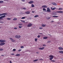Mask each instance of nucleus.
Masks as SVG:
<instances>
[{
    "label": "nucleus",
    "mask_w": 63,
    "mask_h": 63,
    "mask_svg": "<svg viewBox=\"0 0 63 63\" xmlns=\"http://www.w3.org/2000/svg\"><path fill=\"white\" fill-rule=\"evenodd\" d=\"M32 7H34V4H32Z\"/></svg>",
    "instance_id": "nucleus-29"
},
{
    "label": "nucleus",
    "mask_w": 63,
    "mask_h": 63,
    "mask_svg": "<svg viewBox=\"0 0 63 63\" xmlns=\"http://www.w3.org/2000/svg\"><path fill=\"white\" fill-rule=\"evenodd\" d=\"M59 52L60 53H62V54L63 53V51H59Z\"/></svg>",
    "instance_id": "nucleus-21"
},
{
    "label": "nucleus",
    "mask_w": 63,
    "mask_h": 63,
    "mask_svg": "<svg viewBox=\"0 0 63 63\" xmlns=\"http://www.w3.org/2000/svg\"><path fill=\"white\" fill-rule=\"evenodd\" d=\"M51 61H52L53 62H55V60H51Z\"/></svg>",
    "instance_id": "nucleus-46"
},
{
    "label": "nucleus",
    "mask_w": 63,
    "mask_h": 63,
    "mask_svg": "<svg viewBox=\"0 0 63 63\" xmlns=\"http://www.w3.org/2000/svg\"><path fill=\"white\" fill-rule=\"evenodd\" d=\"M32 25V24H31V23H30L27 25V26L28 27H31Z\"/></svg>",
    "instance_id": "nucleus-2"
},
{
    "label": "nucleus",
    "mask_w": 63,
    "mask_h": 63,
    "mask_svg": "<svg viewBox=\"0 0 63 63\" xmlns=\"http://www.w3.org/2000/svg\"><path fill=\"white\" fill-rule=\"evenodd\" d=\"M44 48H45V47H40L39 48V49L40 50H43V49H44Z\"/></svg>",
    "instance_id": "nucleus-12"
},
{
    "label": "nucleus",
    "mask_w": 63,
    "mask_h": 63,
    "mask_svg": "<svg viewBox=\"0 0 63 63\" xmlns=\"http://www.w3.org/2000/svg\"><path fill=\"white\" fill-rule=\"evenodd\" d=\"M7 20H11V19L10 18H7Z\"/></svg>",
    "instance_id": "nucleus-33"
},
{
    "label": "nucleus",
    "mask_w": 63,
    "mask_h": 63,
    "mask_svg": "<svg viewBox=\"0 0 63 63\" xmlns=\"http://www.w3.org/2000/svg\"><path fill=\"white\" fill-rule=\"evenodd\" d=\"M47 43H50V41H48L47 42Z\"/></svg>",
    "instance_id": "nucleus-42"
},
{
    "label": "nucleus",
    "mask_w": 63,
    "mask_h": 63,
    "mask_svg": "<svg viewBox=\"0 0 63 63\" xmlns=\"http://www.w3.org/2000/svg\"><path fill=\"white\" fill-rule=\"evenodd\" d=\"M13 20H17V18H14L13 19Z\"/></svg>",
    "instance_id": "nucleus-24"
},
{
    "label": "nucleus",
    "mask_w": 63,
    "mask_h": 63,
    "mask_svg": "<svg viewBox=\"0 0 63 63\" xmlns=\"http://www.w3.org/2000/svg\"><path fill=\"white\" fill-rule=\"evenodd\" d=\"M20 56V55L19 54H16V56Z\"/></svg>",
    "instance_id": "nucleus-23"
},
{
    "label": "nucleus",
    "mask_w": 63,
    "mask_h": 63,
    "mask_svg": "<svg viewBox=\"0 0 63 63\" xmlns=\"http://www.w3.org/2000/svg\"><path fill=\"white\" fill-rule=\"evenodd\" d=\"M14 29H17V28H14Z\"/></svg>",
    "instance_id": "nucleus-48"
},
{
    "label": "nucleus",
    "mask_w": 63,
    "mask_h": 63,
    "mask_svg": "<svg viewBox=\"0 0 63 63\" xmlns=\"http://www.w3.org/2000/svg\"><path fill=\"white\" fill-rule=\"evenodd\" d=\"M27 17L26 16H25V17H22L21 18V19H25Z\"/></svg>",
    "instance_id": "nucleus-20"
},
{
    "label": "nucleus",
    "mask_w": 63,
    "mask_h": 63,
    "mask_svg": "<svg viewBox=\"0 0 63 63\" xmlns=\"http://www.w3.org/2000/svg\"><path fill=\"white\" fill-rule=\"evenodd\" d=\"M37 37L38 38H39L40 37V35H38L37 36Z\"/></svg>",
    "instance_id": "nucleus-39"
},
{
    "label": "nucleus",
    "mask_w": 63,
    "mask_h": 63,
    "mask_svg": "<svg viewBox=\"0 0 63 63\" xmlns=\"http://www.w3.org/2000/svg\"><path fill=\"white\" fill-rule=\"evenodd\" d=\"M47 6L46 5H43L42 6V8H47Z\"/></svg>",
    "instance_id": "nucleus-6"
},
{
    "label": "nucleus",
    "mask_w": 63,
    "mask_h": 63,
    "mask_svg": "<svg viewBox=\"0 0 63 63\" xmlns=\"http://www.w3.org/2000/svg\"><path fill=\"white\" fill-rule=\"evenodd\" d=\"M39 34H42V33H39Z\"/></svg>",
    "instance_id": "nucleus-55"
},
{
    "label": "nucleus",
    "mask_w": 63,
    "mask_h": 63,
    "mask_svg": "<svg viewBox=\"0 0 63 63\" xmlns=\"http://www.w3.org/2000/svg\"><path fill=\"white\" fill-rule=\"evenodd\" d=\"M37 40H38V39L37 38H35V42H37Z\"/></svg>",
    "instance_id": "nucleus-28"
},
{
    "label": "nucleus",
    "mask_w": 63,
    "mask_h": 63,
    "mask_svg": "<svg viewBox=\"0 0 63 63\" xmlns=\"http://www.w3.org/2000/svg\"><path fill=\"white\" fill-rule=\"evenodd\" d=\"M21 21H22L23 22H25V21H24L21 20Z\"/></svg>",
    "instance_id": "nucleus-41"
},
{
    "label": "nucleus",
    "mask_w": 63,
    "mask_h": 63,
    "mask_svg": "<svg viewBox=\"0 0 63 63\" xmlns=\"http://www.w3.org/2000/svg\"><path fill=\"white\" fill-rule=\"evenodd\" d=\"M6 41L5 40H0V43H4V42H5Z\"/></svg>",
    "instance_id": "nucleus-7"
},
{
    "label": "nucleus",
    "mask_w": 63,
    "mask_h": 63,
    "mask_svg": "<svg viewBox=\"0 0 63 63\" xmlns=\"http://www.w3.org/2000/svg\"><path fill=\"white\" fill-rule=\"evenodd\" d=\"M49 57H50L49 58L50 60H51L53 58V55H50L49 56Z\"/></svg>",
    "instance_id": "nucleus-1"
},
{
    "label": "nucleus",
    "mask_w": 63,
    "mask_h": 63,
    "mask_svg": "<svg viewBox=\"0 0 63 63\" xmlns=\"http://www.w3.org/2000/svg\"><path fill=\"white\" fill-rule=\"evenodd\" d=\"M24 47L23 46H21V48H23Z\"/></svg>",
    "instance_id": "nucleus-40"
},
{
    "label": "nucleus",
    "mask_w": 63,
    "mask_h": 63,
    "mask_svg": "<svg viewBox=\"0 0 63 63\" xmlns=\"http://www.w3.org/2000/svg\"><path fill=\"white\" fill-rule=\"evenodd\" d=\"M43 11H46V9L45 8H43Z\"/></svg>",
    "instance_id": "nucleus-34"
},
{
    "label": "nucleus",
    "mask_w": 63,
    "mask_h": 63,
    "mask_svg": "<svg viewBox=\"0 0 63 63\" xmlns=\"http://www.w3.org/2000/svg\"><path fill=\"white\" fill-rule=\"evenodd\" d=\"M11 55H15V54L14 53L11 54Z\"/></svg>",
    "instance_id": "nucleus-45"
},
{
    "label": "nucleus",
    "mask_w": 63,
    "mask_h": 63,
    "mask_svg": "<svg viewBox=\"0 0 63 63\" xmlns=\"http://www.w3.org/2000/svg\"><path fill=\"white\" fill-rule=\"evenodd\" d=\"M1 56H4V55H2Z\"/></svg>",
    "instance_id": "nucleus-54"
},
{
    "label": "nucleus",
    "mask_w": 63,
    "mask_h": 63,
    "mask_svg": "<svg viewBox=\"0 0 63 63\" xmlns=\"http://www.w3.org/2000/svg\"><path fill=\"white\" fill-rule=\"evenodd\" d=\"M5 17H6V16L4 15V16H2L0 17V19H3V18H4Z\"/></svg>",
    "instance_id": "nucleus-3"
},
{
    "label": "nucleus",
    "mask_w": 63,
    "mask_h": 63,
    "mask_svg": "<svg viewBox=\"0 0 63 63\" xmlns=\"http://www.w3.org/2000/svg\"><path fill=\"white\" fill-rule=\"evenodd\" d=\"M58 49H59V50H63V48L61 47H59Z\"/></svg>",
    "instance_id": "nucleus-13"
},
{
    "label": "nucleus",
    "mask_w": 63,
    "mask_h": 63,
    "mask_svg": "<svg viewBox=\"0 0 63 63\" xmlns=\"http://www.w3.org/2000/svg\"><path fill=\"white\" fill-rule=\"evenodd\" d=\"M16 50V49H13V51H15Z\"/></svg>",
    "instance_id": "nucleus-37"
},
{
    "label": "nucleus",
    "mask_w": 63,
    "mask_h": 63,
    "mask_svg": "<svg viewBox=\"0 0 63 63\" xmlns=\"http://www.w3.org/2000/svg\"><path fill=\"white\" fill-rule=\"evenodd\" d=\"M9 39L10 40H11L12 42H15V40H14L13 39H12V38H9Z\"/></svg>",
    "instance_id": "nucleus-8"
},
{
    "label": "nucleus",
    "mask_w": 63,
    "mask_h": 63,
    "mask_svg": "<svg viewBox=\"0 0 63 63\" xmlns=\"http://www.w3.org/2000/svg\"><path fill=\"white\" fill-rule=\"evenodd\" d=\"M15 37L16 38H17L18 39V38H20V36L19 35H16Z\"/></svg>",
    "instance_id": "nucleus-5"
},
{
    "label": "nucleus",
    "mask_w": 63,
    "mask_h": 63,
    "mask_svg": "<svg viewBox=\"0 0 63 63\" xmlns=\"http://www.w3.org/2000/svg\"><path fill=\"white\" fill-rule=\"evenodd\" d=\"M22 2H24L25 1V0H21Z\"/></svg>",
    "instance_id": "nucleus-43"
},
{
    "label": "nucleus",
    "mask_w": 63,
    "mask_h": 63,
    "mask_svg": "<svg viewBox=\"0 0 63 63\" xmlns=\"http://www.w3.org/2000/svg\"><path fill=\"white\" fill-rule=\"evenodd\" d=\"M6 13L2 14H0V16H3V15H6Z\"/></svg>",
    "instance_id": "nucleus-19"
},
{
    "label": "nucleus",
    "mask_w": 63,
    "mask_h": 63,
    "mask_svg": "<svg viewBox=\"0 0 63 63\" xmlns=\"http://www.w3.org/2000/svg\"><path fill=\"white\" fill-rule=\"evenodd\" d=\"M21 49H19L18 50V51H21Z\"/></svg>",
    "instance_id": "nucleus-44"
},
{
    "label": "nucleus",
    "mask_w": 63,
    "mask_h": 63,
    "mask_svg": "<svg viewBox=\"0 0 63 63\" xmlns=\"http://www.w3.org/2000/svg\"><path fill=\"white\" fill-rule=\"evenodd\" d=\"M22 26H19V28H21L22 27Z\"/></svg>",
    "instance_id": "nucleus-32"
},
{
    "label": "nucleus",
    "mask_w": 63,
    "mask_h": 63,
    "mask_svg": "<svg viewBox=\"0 0 63 63\" xmlns=\"http://www.w3.org/2000/svg\"><path fill=\"white\" fill-rule=\"evenodd\" d=\"M19 25H22L21 24H19Z\"/></svg>",
    "instance_id": "nucleus-49"
},
{
    "label": "nucleus",
    "mask_w": 63,
    "mask_h": 63,
    "mask_svg": "<svg viewBox=\"0 0 63 63\" xmlns=\"http://www.w3.org/2000/svg\"><path fill=\"white\" fill-rule=\"evenodd\" d=\"M3 1H0V3H3Z\"/></svg>",
    "instance_id": "nucleus-30"
},
{
    "label": "nucleus",
    "mask_w": 63,
    "mask_h": 63,
    "mask_svg": "<svg viewBox=\"0 0 63 63\" xmlns=\"http://www.w3.org/2000/svg\"><path fill=\"white\" fill-rule=\"evenodd\" d=\"M51 10H54L55 9H56V8L55 7L54 8H52L51 7Z\"/></svg>",
    "instance_id": "nucleus-15"
},
{
    "label": "nucleus",
    "mask_w": 63,
    "mask_h": 63,
    "mask_svg": "<svg viewBox=\"0 0 63 63\" xmlns=\"http://www.w3.org/2000/svg\"><path fill=\"white\" fill-rule=\"evenodd\" d=\"M46 26V25L44 24H42V27H45Z\"/></svg>",
    "instance_id": "nucleus-14"
},
{
    "label": "nucleus",
    "mask_w": 63,
    "mask_h": 63,
    "mask_svg": "<svg viewBox=\"0 0 63 63\" xmlns=\"http://www.w3.org/2000/svg\"><path fill=\"white\" fill-rule=\"evenodd\" d=\"M39 60H42L43 59H39Z\"/></svg>",
    "instance_id": "nucleus-50"
},
{
    "label": "nucleus",
    "mask_w": 63,
    "mask_h": 63,
    "mask_svg": "<svg viewBox=\"0 0 63 63\" xmlns=\"http://www.w3.org/2000/svg\"><path fill=\"white\" fill-rule=\"evenodd\" d=\"M46 18L47 19H49L50 18V17H49L47 16V17Z\"/></svg>",
    "instance_id": "nucleus-22"
},
{
    "label": "nucleus",
    "mask_w": 63,
    "mask_h": 63,
    "mask_svg": "<svg viewBox=\"0 0 63 63\" xmlns=\"http://www.w3.org/2000/svg\"><path fill=\"white\" fill-rule=\"evenodd\" d=\"M52 4H53V5H54V6H57V5L56 3L54 2Z\"/></svg>",
    "instance_id": "nucleus-17"
},
{
    "label": "nucleus",
    "mask_w": 63,
    "mask_h": 63,
    "mask_svg": "<svg viewBox=\"0 0 63 63\" xmlns=\"http://www.w3.org/2000/svg\"><path fill=\"white\" fill-rule=\"evenodd\" d=\"M47 11L48 12H49L50 13L51 12V11H50V9H49V8L48 7L47 8Z\"/></svg>",
    "instance_id": "nucleus-4"
},
{
    "label": "nucleus",
    "mask_w": 63,
    "mask_h": 63,
    "mask_svg": "<svg viewBox=\"0 0 63 63\" xmlns=\"http://www.w3.org/2000/svg\"><path fill=\"white\" fill-rule=\"evenodd\" d=\"M38 59H37L35 60H33V62H36V61H38Z\"/></svg>",
    "instance_id": "nucleus-27"
},
{
    "label": "nucleus",
    "mask_w": 63,
    "mask_h": 63,
    "mask_svg": "<svg viewBox=\"0 0 63 63\" xmlns=\"http://www.w3.org/2000/svg\"><path fill=\"white\" fill-rule=\"evenodd\" d=\"M33 1H30V2H28V3L29 4H32V3H33Z\"/></svg>",
    "instance_id": "nucleus-11"
},
{
    "label": "nucleus",
    "mask_w": 63,
    "mask_h": 63,
    "mask_svg": "<svg viewBox=\"0 0 63 63\" xmlns=\"http://www.w3.org/2000/svg\"><path fill=\"white\" fill-rule=\"evenodd\" d=\"M25 13L26 14H30V12L28 11L27 12H26Z\"/></svg>",
    "instance_id": "nucleus-18"
},
{
    "label": "nucleus",
    "mask_w": 63,
    "mask_h": 63,
    "mask_svg": "<svg viewBox=\"0 0 63 63\" xmlns=\"http://www.w3.org/2000/svg\"><path fill=\"white\" fill-rule=\"evenodd\" d=\"M47 39V37H43V39Z\"/></svg>",
    "instance_id": "nucleus-16"
},
{
    "label": "nucleus",
    "mask_w": 63,
    "mask_h": 63,
    "mask_svg": "<svg viewBox=\"0 0 63 63\" xmlns=\"http://www.w3.org/2000/svg\"><path fill=\"white\" fill-rule=\"evenodd\" d=\"M32 13H34V11H32Z\"/></svg>",
    "instance_id": "nucleus-52"
},
{
    "label": "nucleus",
    "mask_w": 63,
    "mask_h": 63,
    "mask_svg": "<svg viewBox=\"0 0 63 63\" xmlns=\"http://www.w3.org/2000/svg\"><path fill=\"white\" fill-rule=\"evenodd\" d=\"M52 16L54 17H58V16Z\"/></svg>",
    "instance_id": "nucleus-25"
},
{
    "label": "nucleus",
    "mask_w": 63,
    "mask_h": 63,
    "mask_svg": "<svg viewBox=\"0 0 63 63\" xmlns=\"http://www.w3.org/2000/svg\"><path fill=\"white\" fill-rule=\"evenodd\" d=\"M55 13H63V11H57L56 12H55Z\"/></svg>",
    "instance_id": "nucleus-9"
},
{
    "label": "nucleus",
    "mask_w": 63,
    "mask_h": 63,
    "mask_svg": "<svg viewBox=\"0 0 63 63\" xmlns=\"http://www.w3.org/2000/svg\"><path fill=\"white\" fill-rule=\"evenodd\" d=\"M26 23H28V22H26Z\"/></svg>",
    "instance_id": "nucleus-56"
},
{
    "label": "nucleus",
    "mask_w": 63,
    "mask_h": 63,
    "mask_svg": "<svg viewBox=\"0 0 63 63\" xmlns=\"http://www.w3.org/2000/svg\"><path fill=\"white\" fill-rule=\"evenodd\" d=\"M3 50V49H0V51H2Z\"/></svg>",
    "instance_id": "nucleus-38"
},
{
    "label": "nucleus",
    "mask_w": 63,
    "mask_h": 63,
    "mask_svg": "<svg viewBox=\"0 0 63 63\" xmlns=\"http://www.w3.org/2000/svg\"><path fill=\"white\" fill-rule=\"evenodd\" d=\"M53 22V21H52V22Z\"/></svg>",
    "instance_id": "nucleus-57"
},
{
    "label": "nucleus",
    "mask_w": 63,
    "mask_h": 63,
    "mask_svg": "<svg viewBox=\"0 0 63 63\" xmlns=\"http://www.w3.org/2000/svg\"><path fill=\"white\" fill-rule=\"evenodd\" d=\"M51 14L52 15H55V14L54 13H51Z\"/></svg>",
    "instance_id": "nucleus-35"
},
{
    "label": "nucleus",
    "mask_w": 63,
    "mask_h": 63,
    "mask_svg": "<svg viewBox=\"0 0 63 63\" xmlns=\"http://www.w3.org/2000/svg\"><path fill=\"white\" fill-rule=\"evenodd\" d=\"M39 16L38 15H36L34 16V17H38Z\"/></svg>",
    "instance_id": "nucleus-26"
},
{
    "label": "nucleus",
    "mask_w": 63,
    "mask_h": 63,
    "mask_svg": "<svg viewBox=\"0 0 63 63\" xmlns=\"http://www.w3.org/2000/svg\"><path fill=\"white\" fill-rule=\"evenodd\" d=\"M5 43H1L0 44V46H3V45H4V44H5Z\"/></svg>",
    "instance_id": "nucleus-10"
},
{
    "label": "nucleus",
    "mask_w": 63,
    "mask_h": 63,
    "mask_svg": "<svg viewBox=\"0 0 63 63\" xmlns=\"http://www.w3.org/2000/svg\"><path fill=\"white\" fill-rule=\"evenodd\" d=\"M43 29V28H42V27H39V29Z\"/></svg>",
    "instance_id": "nucleus-36"
},
{
    "label": "nucleus",
    "mask_w": 63,
    "mask_h": 63,
    "mask_svg": "<svg viewBox=\"0 0 63 63\" xmlns=\"http://www.w3.org/2000/svg\"><path fill=\"white\" fill-rule=\"evenodd\" d=\"M43 46H46L45 45H43Z\"/></svg>",
    "instance_id": "nucleus-53"
},
{
    "label": "nucleus",
    "mask_w": 63,
    "mask_h": 63,
    "mask_svg": "<svg viewBox=\"0 0 63 63\" xmlns=\"http://www.w3.org/2000/svg\"><path fill=\"white\" fill-rule=\"evenodd\" d=\"M36 53H37L38 54H39V52H36Z\"/></svg>",
    "instance_id": "nucleus-51"
},
{
    "label": "nucleus",
    "mask_w": 63,
    "mask_h": 63,
    "mask_svg": "<svg viewBox=\"0 0 63 63\" xmlns=\"http://www.w3.org/2000/svg\"><path fill=\"white\" fill-rule=\"evenodd\" d=\"M62 10V8H59L58 9L59 10Z\"/></svg>",
    "instance_id": "nucleus-31"
},
{
    "label": "nucleus",
    "mask_w": 63,
    "mask_h": 63,
    "mask_svg": "<svg viewBox=\"0 0 63 63\" xmlns=\"http://www.w3.org/2000/svg\"><path fill=\"white\" fill-rule=\"evenodd\" d=\"M23 10H26V8H23Z\"/></svg>",
    "instance_id": "nucleus-47"
},
{
    "label": "nucleus",
    "mask_w": 63,
    "mask_h": 63,
    "mask_svg": "<svg viewBox=\"0 0 63 63\" xmlns=\"http://www.w3.org/2000/svg\"><path fill=\"white\" fill-rule=\"evenodd\" d=\"M1 28V27H0V29Z\"/></svg>",
    "instance_id": "nucleus-58"
}]
</instances>
